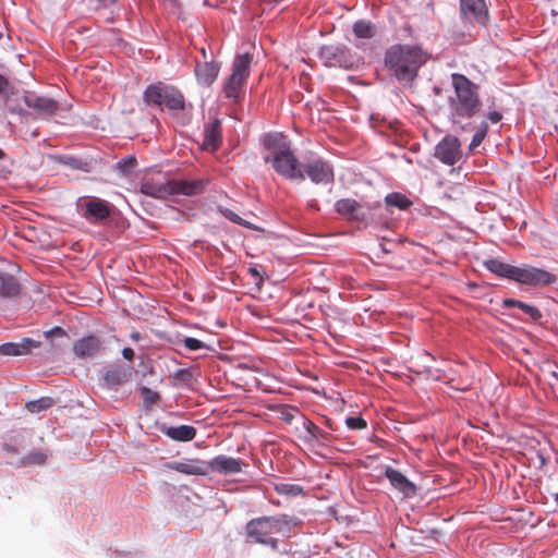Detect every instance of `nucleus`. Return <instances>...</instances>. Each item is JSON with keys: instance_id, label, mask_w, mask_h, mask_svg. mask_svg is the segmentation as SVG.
Segmentation results:
<instances>
[{"instance_id": "nucleus-1", "label": "nucleus", "mask_w": 558, "mask_h": 558, "mask_svg": "<svg viewBox=\"0 0 558 558\" xmlns=\"http://www.w3.org/2000/svg\"><path fill=\"white\" fill-rule=\"evenodd\" d=\"M453 95L449 96V119L457 130L470 131L472 119L482 111L480 87L465 75L451 74Z\"/></svg>"}, {"instance_id": "nucleus-2", "label": "nucleus", "mask_w": 558, "mask_h": 558, "mask_svg": "<svg viewBox=\"0 0 558 558\" xmlns=\"http://www.w3.org/2000/svg\"><path fill=\"white\" fill-rule=\"evenodd\" d=\"M206 183L205 180H168L157 172L143 179L141 192L161 199L171 195L193 196L201 194L205 190Z\"/></svg>"}, {"instance_id": "nucleus-3", "label": "nucleus", "mask_w": 558, "mask_h": 558, "mask_svg": "<svg viewBox=\"0 0 558 558\" xmlns=\"http://www.w3.org/2000/svg\"><path fill=\"white\" fill-rule=\"evenodd\" d=\"M292 520L288 515L260 517L252 519L245 526L248 542L259 543L278 548V541L274 535L290 536Z\"/></svg>"}, {"instance_id": "nucleus-4", "label": "nucleus", "mask_w": 558, "mask_h": 558, "mask_svg": "<svg viewBox=\"0 0 558 558\" xmlns=\"http://www.w3.org/2000/svg\"><path fill=\"white\" fill-rule=\"evenodd\" d=\"M385 60L392 70H417L425 63L426 54L417 47L393 46Z\"/></svg>"}, {"instance_id": "nucleus-5", "label": "nucleus", "mask_w": 558, "mask_h": 558, "mask_svg": "<svg viewBox=\"0 0 558 558\" xmlns=\"http://www.w3.org/2000/svg\"><path fill=\"white\" fill-rule=\"evenodd\" d=\"M144 100L148 105L165 106L170 110H180L184 108L183 95L174 87L161 82L150 84L145 93Z\"/></svg>"}, {"instance_id": "nucleus-6", "label": "nucleus", "mask_w": 558, "mask_h": 558, "mask_svg": "<svg viewBox=\"0 0 558 558\" xmlns=\"http://www.w3.org/2000/svg\"><path fill=\"white\" fill-rule=\"evenodd\" d=\"M265 161L271 162L276 172L288 180L303 181L305 179V174L301 169L302 163L299 162L289 147L276 149L271 158L265 157Z\"/></svg>"}, {"instance_id": "nucleus-7", "label": "nucleus", "mask_w": 558, "mask_h": 558, "mask_svg": "<svg viewBox=\"0 0 558 558\" xmlns=\"http://www.w3.org/2000/svg\"><path fill=\"white\" fill-rule=\"evenodd\" d=\"M556 276L545 269L536 268L530 265L515 267L513 280L526 286L539 287L549 286L556 282Z\"/></svg>"}, {"instance_id": "nucleus-8", "label": "nucleus", "mask_w": 558, "mask_h": 558, "mask_svg": "<svg viewBox=\"0 0 558 558\" xmlns=\"http://www.w3.org/2000/svg\"><path fill=\"white\" fill-rule=\"evenodd\" d=\"M302 171L315 184H330L335 180L333 168L322 158H312L302 163Z\"/></svg>"}, {"instance_id": "nucleus-9", "label": "nucleus", "mask_w": 558, "mask_h": 558, "mask_svg": "<svg viewBox=\"0 0 558 558\" xmlns=\"http://www.w3.org/2000/svg\"><path fill=\"white\" fill-rule=\"evenodd\" d=\"M23 100L26 107L33 109L40 119H48L54 116L59 109L57 100L50 97L38 96L33 92H26Z\"/></svg>"}, {"instance_id": "nucleus-10", "label": "nucleus", "mask_w": 558, "mask_h": 558, "mask_svg": "<svg viewBox=\"0 0 558 558\" xmlns=\"http://www.w3.org/2000/svg\"><path fill=\"white\" fill-rule=\"evenodd\" d=\"M435 156L444 163L453 166L462 157L461 143L452 135L445 136L435 149Z\"/></svg>"}, {"instance_id": "nucleus-11", "label": "nucleus", "mask_w": 558, "mask_h": 558, "mask_svg": "<svg viewBox=\"0 0 558 558\" xmlns=\"http://www.w3.org/2000/svg\"><path fill=\"white\" fill-rule=\"evenodd\" d=\"M134 374V367L125 364H113L107 367L104 373V386L110 390H118V388L130 381Z\"/></svg>"}, {"instance_id": "nucleus-12", "label": "nucleus", "mask_w": 558, "mask_h": 558, "mask_svg": "<svg viewBox=\"0 0 558 558\" xmlns=\"http://www.w3.org/2000/svg\"><path fill=\"white\" fill-rule=\"evenodd\" d=\"M208 473L215 472L219 474H235L242 471V466L245 465L241 459L217 456L213 460L207 461Z\"/></svg>"}, {"instance_id": "nucleus-13", "label": "nucleus", "mask_w": 558, "mask_h": 558, "mask_svg": "<svg viewBox=\"0 0 558 558\" xmlns=\"http://www.w3.org/2000/svg\"><path fill=\"white\" fill-rule=\"evenodd\" d=\"M461 12L468 20L481 25H485L488 20L485 0H461Z\"/></svg>"}, {"instance_id": "nucleus-14", "label": "nucleus", "mask_w": 558, "mask_h": 558, "mask_svg": "<svg viewBox=\"0 0 558 558\" xmlns=\"http://www.w3.org/2000/svg\"><path fill=\"white\" fill-rule=\"evenodd\" d=\"M166 468L186 475H207V461L201 459H190L185 461L168 462Z\"/></svg>"}, {"instance_id": "nucleus-15", "label": "nucleus", "mask_w": 558, "mask_h": 558, "mask_svg": "<svg viewBox=\"0 0 558 558\" xmlns=\"http://www.w3.org/2000/svg\"><path fill=\"white\" fill-rule=\"evenodd\" d=\"M84 208L85 211L83 217L87 220H105L111 214L108 203L96 197L88 198L84 205Z\"/></svg>"}, {"instance_id": "nucleus-16", "label": "nucleus", "mask_w": 558, "mask_h": 558, "mask_svg": "<svg viewBox=\"0 0 558 558\" xmlns=\"http://www.w3.org/2000/svg\"><path fill=\"white\" fill-rule=\"evenodd\" d=\"M386 477L390 484L401 492L405 497H412L415 495V485L410 482L400 471L392 468H387L385 471Z\"/></svg>"}, {"instance_id": "nucleus-17", "label": "nucleus", "mask_w": 558, "mask_h": 558, "mask_svg": "<svg viewBox=\"0 0 558 558\" xmlns=\"http://www.w3.org/2000/svg\"><path fill=\"white\" fill-rule=\"evenodd\" d=\"M247 80V72H232L225 86L223 92L227 98L238 100Z\"/></svg>"}, {"instance_id": "nucleus-18", "label": "nucleus", "mask_w": 558, "mask_h": 558, "mask_svg": "<svg viewBox=\"0 0 558 558\" xmlns=\"http://www.w3.org/2000/svg\"><path fill=\"white\" fill-rule=\"evenodd\" d=\"M101 345V341L96 336H87L74 343L73 351L78 357H89L96 354Z\"/></svg>"}, {"instance_id": "nucleus-19", "label": "nucleus", "mask_w": 558, "mask_h": 558, "mask_svg": "<svg viewBox=\"0 0 558 558\" xmlns=\"http://www.w3.org/2000/svg\"><path fill=\"white\" fill-rule=\"evenodd\" d=\"M160 433L177 441H191L196 436V429L190 425L167 426L159 427Z\"/></svg>"}, {"instance_id": "nucleus-20", "label": "nucleus", "mask_w": 558, "mask_h": 558, "mask_svg": "<svg viewBox=\"0 0 558 558\" xmlns=\"http://www.w3.org/2000/svg\"><path fill=\"white\" fill-rule=\"evenodd\" d=\"M221 144V122L215 119L204 130L203 145L210 150H216Z\"/></svg>"}, {"instance_id": "nucleus-21", "label": "nucleus", "mask_w": 558, "mask_h": 558, "mask_svg": "<svg viewBox=\"0 0 558 558\" xmlns=\"http://www.w3.org/2000/svg\"><path fill=\"white\" fill-rule=\"evenodd\" d=\"M20 291L21 284L13 275L0 272V298H15Z\"/></svg>"}, {"instance_id": "nucleus-22", "label": "nucleus", "mask_w": 558, "mask_h": 558, "mask_svg": "<svg viewBox=\"0 0 558 558\" xmlns=\"http://www.w3.org/2000/svg\"><path fill=\"white\" fill-rule=\"evenodd\" d=\"M361 204L353 198H341L336 202L335 210L341 216L349 217L350 219L357 218V211Z\"/></svg>"}, {"instance_id": "nucleus-23", "label": "nucleus", "mask_w": 558, "mask_h": 558, "mask_svg": "<svg viewBox=\"0 0 558 558\" xmlns=\"http://www.w3.org/2000/svg\"><path fill=\"white\" fill-rule=\"evenodd\" d=\"M485 267L493 274L513 280L515 267L509 264H505L498 259H488L485 262Z\"/></svg>"}, {"instance_id": "nucleus-24", "label": "nucleus", "mask_w": 558, "mask_h": 558, "mask_svg": "<svg viewBox=\"0 0 558 558\" xmlns=\"http://www.w3.org/2000/svg\"><path fill=\"white\" fill-rule=\"evenodd\" d=\"M47 454L43 451H33L26 456L17 458L16 461H10L15 468H24L29 465H41L46 462Z\"/></svg>"}, {"instance_id": "nucleus-25", "label": "nucleus", "mask_w": 558, "mask_h": 558, "mask_svg": "<svg viewBox=\"0 0 558 558\" xmlns=\"http://www.w3.org/2000/svg\"><path fill=\"white\" fill-rule=\"evenodd\" d=\"M502 306L506 308L518 307L533 320H538L542 317V313L537 307L529 305L518 300L506 299L502 302Z\"/></svg>"}, {"instance_id": "nucleus-26", "label": "nucleus", "mask_w": 558, "mask_h": 558, "mask_svg": "<svg viewBox=\"0 0 558 558\" xmlns=\"http://www.w3.org/2000/svg\"><path fill=\"white\" fill-rule=\"evenodd\" d=\"M388 206L397 207L399 209H407L412 205V202L401 193H390L386 196Z\"/></svg>"}, {"instance_id": "nucleus-27", "label": "nucleus", "mask_w": 558, "mask_h": 558, "mask_svg": "<svg viewBox=\"0 0 558 558\" xmlns=\"http://www.w3.org/2000/svg\"><path fill=\"white\" fill-rule=\"evenodd\" d=\"M53 400L50 397H41L26 403V409L32 413H39L52 407Z\"/></svg>"}, {"instance_id": "nucleus-28", "label": "nucleus", "mask_w": 558, "mask_h": 558, "mask_svg": "<svg viewBox=\"0 0 558 558\" xmlns=\"http://www.w3.org/2000/svg\"><path fill=\"white\" fill-rule=\"evenodd\" d=\"M353 33L357 38H372L374 36V29L371 23L365 21H359L353 25Z\"/></svg>"}, {"instance_id": "nucleus-29", "label": "nucleus", "mask_w": 558, "mask_h": 558, "mask_svg": "<svg viewBox=\"0 0 558 558\" xmlns=\"http://www.w3.org/2000/svg\"><path fill=\"white\" fill-rule=\"evenodd\" d=\"M276 492L280 495L299 496L304 493V489L302 486L296 484L282 483L276 485Z\"/></svg>"}, {"instance_id": "nucleus-30", "label": "nucleus", "mask_w": 558, "mask_h": 558, "mask_svg": "<svg viewBox=\"0 0 558 558\" xmlns=\"http://www.w3.org/2000/svg\"><path fill=\"white\" fill-rule=\"evenodd\" d=\"M9 41L10 38L0 32V66L7 65L3 60H5L8 57L12 58L13 60L17 57L15 53H13V51L7 49Z\"/></svg>"}, {"instance_id": "nucleus-31", "label": "nucleus", "mask_w": 558, "mask_h": 558, "mask_svg": "<svg viewBox=\"0 0 558 558\" xmlns=\"http://www.w3.org/2000/svg\"><path fill=\"white\" fill-rule=\"evenodd\" d=\"M19 349V355H26L32 352L33 349L40 347V342L32 338H23L20 342H16Z\"/></svg>"}, {"instance_id": "nucleus-32", "label": "nucleus", "mask_w": 558, "mask_h": 558, "mask_svg": "<svg viewBox=\"0 0 558 558\" xmlns=\"http://www.w3.org/2000/svg\"><path fill=\"white\" fill-rule=\"evenodd\" d=\"M304 428L312 439H325L327 436L326 432L310 420L304 422Z\"/></svg>"}, {"instance_id": "nucleus-33", "label": "nucleus", "mask_w": 558, "mask_h": 558, "mask_svg": "<svg viewBox=\"0 0 558 558\" xmlns=\"http://www.w3.org/2000/svg\"><path fill=\"white\" fill-rule=\"evenodd\" d=\"M488 131V124L483 121L480 125V129L473 135L472 142L470 144V148H475L482 144L484 138L486 137Z\"/></svg>"}, {"instance_id": "nucleus-34", "label": "nucleus", "mask_w": 558, "mask_h": 558, "mask_svg": "<svg viewBox=\"0 0 558 558\" xmlns=\"http://www.w3.org/2000/svg\"><path fill=\"white\" fill-rule=\"evenodd\" d=\"M222 214L223 216L229 219L230 221L236 223V225H240L242 227H245L247 229H257L256 227H254L251 222L242 219L238 214H235L234 211L230 210V209H225L222 210Z\"/></svg>"}, {"instance_id": "nucleus-35", "label": "nucleus", "mask_w": 558, "mask_h": 558, "mask_svg": "<svg viewBox=\"0 0 558 558\" xmlns=\"http://www.w3.org/2000/svg\"><path fill=\"white\" fill-rule=\"evenodd\" d=\"M141 393L144 399V402L147 404H155L159 401L160 396L157 391L151 390L148 387H142Z\"/></svg>"}, {"instance_id": "nucleus-36", "label": "nucleus", "mask_w": 558, "mask_h": 558, "mask_svg": "<svg viewBox=\"0 0 558 558\" xmlns=\"http://www.w3.org/2000/svg\"><path fill=\"white\" fill-rule=\"evenodd\" d=\"M251 63L252 57L248 53L240 54L234 60L233 70H247Z\"/></svg>"}, {"instance_id": "nucleus-37", "label": "nucleus", "mask_w": 558, "mask_h": 558, "mask_svg": "<svg viewBox=\"0 0 558 558\" xmlns=\"http://www.w3.org/2000/svg\"><path fill=\"white\" fill-rule=\"evenodd\" d=\"M350 429H363L367 426L366 421L361 416H350L345 420Z\"/></svg>"}, {"instance_id": "nucleus-38", "label": "nucleus", "mask_w": 558, "mask_h": 558, "mask_svg": "<svg viewBox=\"0 0 558 558\" xmlns=\"http://www.w3.org/2000/svg\"><path fill=\"white\" fill-rule=\"evenodd\" d=\"M0 354L7 356H17L19 349L16 342H7L0 345Z\"/></svg>"}, {"instance_id": "nucleus-39", "label": "nucleus", "mask_w": 558, "mask_h": 558, "mask_svg": "<svg viewBox=\"0 0 558 558\" xmlns=\"http://www.w3.org/2000/svg\"><path fill=\"white\" fill-rule=\"evenodd\" d=\"M183 344L186 349L191 351H196L205 347L201 340L192 337H185L183 339Z\"/></svg>"}, {"instance_id": "nucleus-40", "label": "nucleus", "mask_w": 558, "mask_h": 558, "mask_svg": "<svg viewBox=\"0 0 558 558\" xmlns=\"http://www.w3.org/2000/svg\"><path fill=\"white\" fill-rule=\"evenodd\" d=\"M197 80L210 85L217 78V72H196Z\"/></svg>"}, {"instance_id": "nucleus-41", "label": "nucleus", "mask_w": 558, "mask_h": 558, "mask_svg": "<svg viewBox=\"0 0 558 558\" xmlns=\"http://www.w3.org/2000/svg\"><path fill=\"white\" fill-rule=\"evenodd\" d=\"M396 77L401 83H411L415 80L417 72H395Z\"/></svg>"}, {"instance_id": "nucleus-42", "label": "nucleus", "mask_w": 558, "mask_h": 558, "mask_svg": "<svg viewBox=\"0 0 558 558\" xmlns=\"http://www.w3.org/2000/svg\"><path fill=\"white\" fill-rule=\"evenodd\" d=\"M136 160L134 157H130L128 159H124L120 162H118V168L122 170L123 173L128 174L131 169L134 167Z\"/></svg>"}, {"instance_id": "nucleus-43", "label": "nucleus", "mask_w": 558, "mask_h": 558, "mask_svg": "<svg viewBox=\"0 0 558 558\" xmlns=\"http://www.w3.org/2000/svg\"><path fill=\"white\" fill-rule=\"evenodd\" d=\"M2 449L9 457L17 456L20 453V449L17 447V439H14V444L4 442L2 445Z\"/></svg>"}, {"instance_id": "nucleus-44", "label": "nucleus", "mask_w": 558, "mask_h": 558, "mask_svg": "<svg viewBox=\"0 0 558 558\" xmlns=\"http://www.w3.org/2000/svg\"><path fill=\"white\" fill-rule=\"evenodd\" d=\"M46 337H51V336H66V332L61 328V327H54L52 328L51 330L45 332Z\"/></svg>"}, {"instance_id": "nucleus-45", "label": "nucleus", "mask_w": 558, "mask_h": 558, "mask_svg": "<svg viewBox=\"0 0 558 558\" xmlns=\"http://www.w3.org/2000/svg\"><path fill=\"white\" fill-rule=\"evenodd\" d=\"M488 120L493 123H498L501 119H502V116L500 112L498 111H492L488 113Z\"/></svg>"}, {"instance_id": "nucleus-46", "label": "nucleus", "mask_w": 558, "mask_h": 558, "mask_svg": "<svg viewBox=\"0 0 558 558\" xmlns=\"http://www.w3.org/2000/svg\"><path fill=\"white\" fill-rule=\"evenodd\" d=\"M63 162L69 165L72 168H81V163H82L81 160L73 158V157L66 158V160H64Z\"/></svg>"}, {"instance_id": "nucleus-47", "label": "nucleus", "mask_w": 558, "mask_h": 558, "mask_svg": "<svg viewBox=\"0 0 558 558\" xmlns=\"http://www.w3.org/2000/svg\"><path fill=\"white\" fill-rule=\"evenodd\" d=\"M9 86H10V84H9L8 80L3 75L0 74V94L5 93L9 89Z\"/></svg>"}, {"instance_id": "nucleus-48", "label": "nucleus", "mask_w": 558, "mask_h": 558, "mask_svg": "<svg viewBox=\"0 0 558 558\" xmlns=\"http://www.w3.org/2000/svg\"><path fill=\"white\" fill-rule=\"evenodd\" d=\"M122 356L128 361H132L134 359V350L132 348H124L122 350Z\"/></svg>"}, {"instance_id": "nucleus-49", "label": "nucleus", "mask_w": 558, "mask_h": 558, "mask_svg": "<svg viewBox=\"0 0 558 558\" xmlns=\"http://www.w3.org/2000/svg\"><path fill=\"white\" fill-rule=\"evenodd\" d=\"M9 108H10V111L11 112H17L20 114H22L24 112V109L23 108H16V107H12L10 104H9Z\"/></svg>"}, {"instance_id": "nucleus-50", "label": "nucleus", "mask_w": 558, "mask_h": 558, "mask_svg": "<svg viewBox=\"0 0 558 558\" xmlns=\"http://www.w3.org/2000/svg\"><path fill=\"white\" fill-rule=\"evenodd\" d=\"M272 136H267V138L265 140V146L270 148L272 146Z\"/></svg>"}, {"instance_id": "nucleus-51", "label": "nucleus", "mask_w": 558, "mask_h": 558, "mask_svg": "<svg viewBox=\"0 0 558 558\" xmlns=\"http://www.w3.org/2000/svg\"><path fill=\"white\" fill-rule=\"evenodd\" d=\"M98 1L105 5H109V4L113 3L116 0H98Z\"/></svg>"}, {"instance_id": "nucleus-52", "label": "nucleus", "mask_w": 558, "mask_h": 558, "mask_svg": "<svg viewBox=\"0 0 558 558\" xmlns=\"http://www.w3.org/2000/svg\"><path fill=\"white\" fill-rule=\"evenodd\" d=\"M307 76H308V75H307L305 72H302V74L300 75V82H301V83H304V82H305V80L307 78Z\"/></svg>"}, {"instance_id": "nucleus-53", "label": "nucleus", "mask_w": 558, "mask_h": 558, "mask_svg": "<svg viewBox=\"0 0 558 558\" xmlns=\"http://www.w3.org/2000/svg\"><path fill=\"white\" fill-rule=\"evenodd\" d=\"M250 271L254 275V276H259L258 271L255 269V268H251Z\"/></svg>"}, {"instance_id": "nucleus-54", "label": "nucleus", "mask_w": 558, "mask_h": 558, "mask_svg": "<svg viewBox=\"0 0 558 558\" xmlns=\"http://www.w3.org/2000/svg\"><path fill=\"white\" fill-rule=\"evenodd\" d=\"M5 156L4 151L0 148V159H3Z\"/></svg>"}, {"instance_id": "nucleus-55", "label": "nucleus", "mask_w": 558, "mask_h": 558, "mask_svg": "<svg viewBox=\"0 0 558 558\" xmlns=\"http://www.w3.org/2000/svg\"><path fill=\"white\" fill-rule=\"evenodd\" d=\"M553 377L558 380V373L554 372Z\"/></svg>"}, {"instance_id": "nucleus-56", "label": "nucleus", "mask_w": 558, "mask_h": 558, "mask_svg": "<svg viewBox=\"0 0 558 558\" xmlns=\"http://www.w3.org/2000/svg\"><path fill=\"white\" fill-rule=\"evenodd\" d=\"M291 417L289 415H286V421L290 422Z\"/></svg>"}, {"instance_id": "nucleus-57", "label": "nucleus", "mask_w": 558, "mask_h": 558, "mask_svg": "<svg viewBox=\"0 0 558 558\" xmlns=\"http://www.w3.org/2000/svg\"><path fill=\"white\" fill-rule=\"evenodd\" d=\"M555 500L558 502V493L555 495Z\"/></svg>"}, {"instance_id": "nucleus-58", "label": "nucleus", "mask_w": 558, "mask_h": 558, "mask_svg": "<svg viewBox=\"0 0 558 558\" xmlns=\"http://www.w3.org/2000/svg\"><path fill=\"white\" fill-rule=\"evenodd\" d=\"M133 338H134V339H138V335H137V333H136V335H133Z\"/></svg>"}]
</instances>
